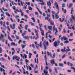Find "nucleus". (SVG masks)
Segmentation results:
<instances>
[{"label":"nucleus","instance_id":"obj_14","mask_svg":"<svg viewBox=\"0 0 75 75\" xmlns=\"http://www.w3.org/2000/svg\"><path fill=\"white\" fill-rule=\"evenodd\" d=\"M29 38V36H25L23 37V38H24V39H25V40H27V39H28Z\"/></svg>","mask_w":75,"mask_h":75},{"label":"nucleus","instance_id":"obj_35","mask_svg":"<svg viewBox=\"0 0 75 75\" xmlns=\"http://www.w3.org/2000/svg\"><path fill=\"white\" fill-rule=\"evenodd\" d=\"M3 26H4V27L5 28H7V26H6V25H5V22H4Z\"/></svg>","mask_w":75,"mask_h":75},{"label":"nucleus","instance_id":"obj_46","mask_svg":"<svg viewBox=\"0 0 75 75\" xmlns=\"http://www.w3.org/2000/svg\"><path fill=\"white\" fill-rule=\"evenodd\" d=\"M65 52H68V51H70V49H66L65 50Z\"/></svg>","mask_w":75,"mask_h":75},{"label":"nucleus","instance_id":"obj_32","mask_svg":"<svg viewBox=\"0 0 75 75\" xmlns=\"http://www.w3.org/2000/svg\"><path fill=\"white\" fill-rule=\"evenodd\" d=\"M38 13L37 12H35V15H37V17H38Z\"/></svg>","mask_w":75,"mask_h":75},{"label":"nucleus","instance_id":"obj_45","mask_svg":"<svg viewBox=\"0 0 75 75\" xmlns=\"http://www.w3.org/2000/svg\"><path fill=\"white\" fill-rule=\"evenodd\" d=\"M69 43V41H68L66 40L64 42V44H67V43Z\"/></svg>","mask_w":75,"mask_h":75},{"label":"nucleus","instance_id":"obj_50","mask_svg":"<svg viewBox=\"0 0 75 75\" xmlns=\"http://www.w3.org/2000/svg\"><path fill=\"white\" fill-rule=\"evenodd\" d=\"M31 19L32 20H33V22H35V19H34V18H32Z\"/></svg>","mask_w":75,"mask_h":75},{"label":"nucleus","instance_id":"obj_60","mask_svg":"<svg viewBox=\"0 0 75 75\" xmlns=\"http://www.w3.org/2000/svg\"><path fill=\"white\" fill-rule=\"evenodd\" d=\"M44 27L45 28L46 30H47V25H44Z\"/></svg>","mask_w":75,"mask_h":75},{"label":"nucleus","instance_id":"obj_39","mask_svg":"<svg viewBox=\"0 0 75 75\" xmlns=\"http://www.w3.org/2000/svg\"><path fill=\"white\" fill-rule=\"evenodd\" d=\"M11 37L13 39H14L15 38V37H14V35H12L11 36Z\"/></svg>","mask_w":75,"mask_h":75},{"label":"nucleus","instance_id":"obj_1","mask_svg":"<svg viewBox=\"0 0 75 75\" xmlns=\"http://www.w3.org/2000/svg\"><path fill=\"white\" fill-rule=\"evenodd\" d=\"M43 44L45 47V50H47V46H49V44H48V42L47 41H44Z\"/></svg>","mask_w":75,"mask_h":75},{"label":"nucleus","instance_id":"obj_26","mask_svg":"<svg viewBox=\"0 0 75 75\" xmlns=\"http://www.w3.org/2000/svg\"><path fill=\"white\" fill-rule=\"evenodd\" d=\"M57 67H54V71L56 72V73L57 74H58V71H57Z\"/></svg>","mask_w":75,"mask_h":75},{"label":"nucleus","instance_id":"obj_61","mask_svg":"<svg viewBox=\"0 0 75 75\" xmlns=\"http://www.w3.org/2000/svg\"><path fill=\"white\" fill-rule=\"evenodd\" d=\"M52 13L53 14H55V12L54 11H52Z\"/></svg>","mask_w":75,"mask_h":75},{"label":"nucleus","instance_id":"obj_64","mask_svg":"<svg viewBox=\"0 0 75 75\" xmlns=\"http://www.w3.org/2000/svg\"><path fill=\"white\" fill-rule=\"evenodd\" d=\"M15 18H18V17H19V16H15Z\"/></svg>","mask_w":75,"mask_h":75},{"label":"nucleus","instance_id":"obj_34","mask_svg":"<svg viewBox=\"0 0 75 75\" xmlns=\"http://www.w3.org/2000/svg\"><path fill=\"white\" fill-rule=\"evenodd\" d=\"M63 11H64V13H67V10H66V9L64 10V8H63Z\"/></svg>","mask_w":75,"mask_h":75},{"label":"nucleus","instance_id":"obj_15","mask_svg":"<svg viewBox=\"0 0 75 75\" xmlns=\"http://www.w3.org/2000/svg\"><path fill=\"white\" fill-rule=\"evenodd\" d=\"M4 38V35L2 34H1V35L0 36V39H1L2 38Z\"/></svg>","mask_w":75,"mask_h":75},{"label":"nucleus","instance_id":"obj_23","mask_svg":"<svg viewBox=\"0 0 75 75\" xmlns=\"http://www.w3.org/2000/svg\"><path fill=\"white\" fill-rule=\"evenodd\" d=\"M57 33H58V30H57V28H56V32H55V35H57L58 34H57Z\"/></svg>","mask_w":75,"mask_h":75},{"label":"nucleus","instance_id":"obj_2","mask_svg":"<svg viewBox=\"0 0 75 75\" xmlns=\"http://www.w3.org/2000/svg\"><path fill=\"white\" fill-rule=\"evenodd\" d=\"M40 30L41 31V33L42 35L43 36L44 35V30L41 28V27L40 28Z\"/></svg>","mask_w":75,"mask_h":75},{"label":"nucleus","instance_id":"obj_22","mask_svg":"<svg viewBox=\"0 0 75 75\" xmlns=\"http://www.w3.org/2000/svg\"><path fill=\"white\" fill-rule=\"evenodd\" d=\"M2 9L3 10H4V11H8V10H7V9H6L4 7H3Z\"/></svg>","mask_w":75,"mask_h":75},{"label":"nucleus","instance_id":"obj_44","mask_svg":"<svg viewBox=\"0 0 75 75\" xmlns=\"http://www.w3.org/2000/svg\"><path fill=\"white\" fill-rule=\"evenodd\" d=\"M0 40H1L2 42H4V39H3V38H2L1 39H0Z\"/></svg>","mask_w":75,"mask_h":75},{"label":"nucleus","instance_id":"obj_56","mask_svg":"<svg viewBox=\"0 0 75 75\" xmlns=\"http://www.w3.org/2000/svg\"><path fill=\"white\" fill-rule=\"evenodd\" d=\"M69 20L71 23H72V21H73L72 19L70 18L69 19Z\"/></svg>","mask_w":75,"mask_h":75},{"label":"nucleus","instance_id":"obj_31","mask_svg":"<svg viewBox=\"0 0 75 75\" xmlns=\"http://www.w3.org/2000/svg\"><path fill=\"white\" fill-rule=\"evenodd\" d=\"M6 14L7 16H8V17H10V15L9 13H7V12H6Z\"/></svg>","mask_w":75,"mask_h":75},{"label":"nucleus","instance_id":"obj_62","mask_svg":"<svg viewBox=\"0 0 75 75\" xmlns=\"http://www.w3.org/2000/svg\"><path fill=\"white\" fill-rule=\"evenodd\" d=\"M26 12L28 14H29V10H27L26 11Z\"/></svg>","mask_w":75,"mask_h":75},{"label":"nucleus","instance_id":"obj_40","mask_svg":"<svg viewBox=\"0 0 75 75\" xmlns=\"http://www.w3.org/2000/svg\"><path fill=\"white\" fill-rule=\"evenodd\" d=\"M15 36H16V39H18H18H19V37L18 36H17L16 35H15Z\"/></svg>","mask_w":75,"mask_h":75},{"label":"nucleus","instance_id":"obj_21","mask_svg":"<svg viewBox=\"0 0 75 75\" xmlns=\"http://www.w3.org/2000/svg\"><path fill=\"white\" fill-rule=\"evenodd\" d=\"M71 18L74 21V22H75V16H74L73 15H71Z\"/></svg>","mask_w":75,"mask_h":75},{"label":"nucleus","instance_id":"obj_9","mask_svg":"<svg viewBox=\"0 0 75 75\" xmlns=\"http://www.w3.org/2000/svg\"><path fill=\"white\" fill-rule=\"evenodd\" d=\"M61 40H62L63 39H64V40H67V37L65 36H63V37L61 38Z\"/></svg>","mask_w":75,"mask_h":75},{"label":"nucleus","instance_id":"obj_3","mask_svg":"<svg viewBox=\"0 0 75 75\" xmlns=\"http://www.w3.org/2000/svg\"><path fill=\"white\" fill-rule=\"evenodd\" d=\"M55 6H56L57 9H58L59 10V11L58 12V13H59L60 10L59 8V7H58V5H57V2H55Z\"/></svg>","mask_w":75,"mask_h":75},{"label":"nucleus","instance_id":"obj_10","mask_svg":"<svg viewBox=\"0 0 75 75\" xmlns=\"http://www.w3.org/2000/svg\"><path fill=\"white\" fill-rule=\"evenodd\" d=\"M35 30L36 35V36H38V31L35 29Z\"/></svg>","mask_w":75,"mask_h":75},{"label":"nucleus","instance_id":"obj_63","mask_svg":"<svg viewBox=\"0 0 75 75\" xmlns=\"http://www.w3.org/2000/svg\"><path fill=\"white\" fill-rule=\"evenodd\" d=\"M0 71L1 72H2V71H3V68L2 67H0Z\"/></svg>","mask_w":75,"mask_h":75},{"label":"nucleus","instance_id":"obj_42","mask_svg":"<svg viewBox=\"0 0 75 75\" xmlns=\"http://www.w3.org/2000/svg\"><path fill=\"white\" fill-rule=\"evenodd\" d=\"M66 33V30H65V28H64V32H62V33H63V34H64V33Z\"/></svg>","mask_w":75,"mask_h":75},{"label":"nucleus","instance_id":"obj_19","mask_svg":"<svg viewBox=\"0 0 75 75\" xmlns=\"http://www.w3.org/2000/svg\"><path fill=\"white\" fill-rule=\"evenodd\" d=\"M43 71L44 72V74H45V75H46V74H47V73L48 72V71H47V70L45 69H44Z\"/></svg>","mask_w":75,"mask_h":75},{"label":"nucleus","instance_id":"obj_8","mask_svg":"<svg viewBox=\"0 0 75 75\" xmlns=\"http://www.w3.org/2000/svg\"><path fill=\"white\" fill-rule=\"evenodd\" d=\"M50 62L52 66L54 65V64H55V62L54 61V59L51 60Z\"/></svg>","mask_w":75,"mask_h":75},{"label":"nucleus","instance_id":"obj_53","mask_svg":"<svg viewBox=\"0 0 75 75\" xmlns=\"http://www.w3.org/2000/svg\"><path fill=\"white\" fill-rule=\"evenodd\" d=\"M71 69H74V72H75V68L74 67H72L71 68Z\"/></svg>","mask_w":75,"mask_h":75},{"label":"nucleus","instance_id":"obj_43","mask_svg":"<svg viewBox=\"0 0 75 75\" xmlns=\"http://www.w3.org/2000/svg\"><path fill=\"white\" fill-rule=\"evenodd\" d=\"M26 4H27V5H28V6H30V3L29 2H26Z\"/></svg>","mask_w":75,"mask_h":75},{"label":"nucleus","instance_id":"obj_38","mask_svg":"<svg viewBox=\"0 0 75 75\" xmlns=\"http://www.w3.org/2000/svg\"><path fill=\"white\" fill-rule=\"evenodd\" d=\"M63 65H64L63 64L59 63V66H60V67H63Z\"/></svg>","mask_w":75,"mask_h":75},{"label":"nucleus","instance_id":"obj_57","mask_svg":"<svg viewBox=\"0 0 75 75\" xmlns=\"http://www.w3.org/2000/svg\"><path fill=\"white\" fill-rule=\"evenodd\" d=\"M2 48L1 47H0V52L1 53L2 52Z\"/></svg>","mask_w":75,"mask_h":75},{"label":"nucleus","instance_id":"obj_17","mask_svg":"<svg viewBox=\"0 0 75 75\" xmlns=\"http://www.w3.org/2000/svg\"><path fill=\"white\" fill-rule=\"evenodd\" d=\"M47 54L48 55H50L51 57H52V55L51 54V53L50 52L49 53V52L47 51Z\"/></svg>","mask_w":75,"mask_h":75},{"label":"nucleus","instance_id":"obj_18","mask_svg":"<svg viewBox=\"0 0 75 75\" xmlns=\"http://www.w3.org/2000/svg\"><path fill=\"white\" fill-rule=\"evenodd\" d=\"M11 45H14V46H17V44H16L14 42H12L11 43Z\"/></svg>","mask_w":75,"mask_h":75},{"label":"nucleus","instance_id":"obj_16","mask_svg":"<svg viewBox=\"0 0 75 75\" xmlns=\"http://www.w3.org/2000/svg\"><path fill=\"white\" fill-rule=\"evenodd\" d=\"M72 6H73V4H72V3L70 4L69 5V8H71L72 7Z\"/></svg>","mask_w":75,"mask_h":75},{"label":"nucleus","instance_id":"obj_33","mask_svg":"<svg viewBox=\"0 0 75 75\" xmlns=\"http://www.w3.org/2000/svg\"><path fill=\"white\" fill-rule=\"evenodd\" d=\"M55 57V53H54L53 54V56H52V58H54Z\"/></svg>","mask_w":75,"mask_h":75},{"label":"nucleus","instance_id":"obj_41","mask_svg":"<svg viewBox=\"0 0 75 75\" xmlns=\"http://www.w3.org/2000/svg\"><path fill=\"white\" fill-rule=\"evenodd\" d=\"M32 45L33 48H35V45H34V44H33Z\"/></svg>","mask_w":75,"mask_h":75},{"label":"nucleus","instance_id":"obj_48","mask_svg":"<svg viewBox=\"0 0 75 75\" xmlns=\"http://www.w3.org/2000/svg\"><path fill=\"white\" fill-rule=\"evenodd\" d=\"M24 57H25V58H27V55H26V54H24Z\"/></svg>","mask_w":75,"mask_h":75},{"label":"nucleus","instance_id":"obj_55","mask_svg":"<svg viewBox=\"0 0 75 75\" xmlns=\"http://www.w3.org/2000/svg\"><path fill=\"white\" fill-rule=\"evenodd\" d=\"M1 59H2V61H5V59L3 58V57H2L1 58Z\"/></svg>","mask_w":75,"mask_h":75},{"label":"nucleus","instance_id":"obj_37","mask_svg":"<svg viewBox=\"0 0 75 75\" xmlns=\"http://www.w3.org/2000/svg\"><path fill=\"white\" fill-rule=\"evenodd\" d=\"M28 25H26L25 26V29L27 30H28Z\"/></svg>","mask_w":75,"mask_h":75},{"label":"nucleus","instance_id":"obj_4","mask_svg":"<svg viewBox=\"0 0 75 75\" xmlns=\"http://www.w3.org/2000/svg\"><path fill=\"white\" fill-rule=\"evenodd\" d=\"M16 25H15V24L13 23V27H12V25H10V27L11 28H12V29H15L16 28Z\"/></svg>","mask_w":75,"mask_h":75},{"label":"nucleus","instance_id":"obj_58","mask_svg":"<svg viewBox=\"0 0 75 75\" xmlns=\"http://www.w3.org/2000/svg\"><path fill=\"white\" fill-rule=\"evenodd\" d=\"M45 19L46 20H48V17H45Z\"/></svg>","mask_w":75,"mask_h":75},{"label":"nucleus","instance_id":"obj_27","mask_svg":"<svg viewBox=\"0 0 75 75\" xmlns=\"http://www.w3.org/2000/svg\"><path fill=\"white\" fill-rule=\"evenodd\" d=\"M65 19V18H63L62 20H61V18H60L59 19V20L60 21V22H63V21H64V20Z\"/></svg>","mask_w":75,"mask_h":75},{"label":"nucleus","instance_id":"obj_11","mask_svg":"<svg viewBox=\"0 0 75 75\" xmlns=\"http://www.w3.org/2000/svg\"><path fill=\"white\" fill-rule=\"evenodd\" d=\"M8 40H9L10 41H11V42H13V40H12V39H11V38L10 37V36H9V34L8 35Z\"/></svg>","mask_w":75,"mask_h":75},{"label":"nucleus","instance_id":"obj_59","mask_svg":"<svg viewBox=\"0 0 75 75\" xmlns=\"http://www.w3.org/2000/svg\"><path fill=\"white\" fill-rule=\"evenodd\" d=\"M30 66H31V67H33V68H34V64H31L30 65Z\"/></svg>","mask_w":75,"mask_h":75},{"label":"nucleus","instance_id":"obj_36","mask_svg":"<svg viewBox=\"0 0 75 75\" xmlns=\"http://www.w3.org/2000/svg\"><path fill=\"white\" fill-rule=\"evenodd\" d=\"M44 4H45V3L44 2L40 3V4L41 6H43Z\"/></svg>","mask_w":75,"mask_h":75},{"label":"nucleus","instance_id":"obj_52","mask_svg":"<svg viewBox=\"0 0 75 75\" xmlns=\"http://www.w3.org/2000/svg\"><path fill=\"white\" fill-rule=\"evenodd\" d=\"M25 61L26 62H27V63H28L29 62V60H28L26 59H25Z\"/></svg>","mask_w":75,"mask_h":75},{"label":"nucleus","instance_id":"obj_51","mask_svg":"<svg viewBox=\"0 0 75 75\" xmlns=\"http://www.w3.org/2000/svg\"><path fill=\"white\" fill-rule=\"evenodd\" d=\"M13 10H16V7L15 6H13Z\"/></svg>","mask_w":75,"mask_h":75},{"label":"nucleus","instance_id":"obj_7","mask_svg":"<svg viewBox=\"0 0 75 75\" xmlns=\"http://www.w3.org/2000/svg\"><path fill=\"white\" fill-rule=\"evenodd\" d=\"M44 58H45V60L46 61V64L47 66H48V63H47V56L46 55H45L44 56Z\"/></svg>","mask_w":75,"mask_h":75},{"label":"nucleus","instance_id":"obj_20","mask_svg":"<svg viewBox=\"0 0 75 75\" xmlns=\"http://www.w3.org/2000/svg\"><path fill=\"white\" fill-rule=\"evenodd\" d=\"M40 48H42V42L40 41Z\"/></svg>","mask_w":75,"mask_h":75},{"label":"nucleus","instance_id":"obj_12","mask_svg":"<svg viewBox=\"0 0 75 75\" xmlns=\"http://www.w3.org/2000/svg\"><path fill=\"white\" fill-rule=\"evenodd\" d=\"M54 47H57V46H58V44H57V41H55L54 43Z\"/></svg>","mask_w":75,"mask_h":75},{"label":"nucleus","instance_id":"obj_30","mask_svg":"<svg viewBox=\"0 0 75 75\" xmlns=\"http://www.w3.org/2000/svg\"><path fill=\"white\" fill-rule=\"evenodd\" d=\"M71 27H72V28H73V30H75V26H73V25H71Z\"/></svg>","mask_w":75,"mask_h":75},{"label":"nucleus","instance_id":"obj_29","mask_svg":"<svg viewBox=\"0 0 75 75\" xmlns=\"http://www.w3.org/2000/svg\"><path fill=\"white\" fill-rule=\"evenodd\" d=\"M54 31H56V28L57 29V28H55V25H54V26L53 27Z\"/></svg>","mask_w":75,"mask_h":75},{"label":"nucleus","instance_id":"obj_28","mask_svg":"<svg viewBox=\"0 0 75 75\" xmlns=\"http://www.w3.org/2000/svg\"><path fill=\"white\" fill-rule=\"evenodd\" d=\"M28 8H29V10H31V11H32L33 9L30 6H28Z\"/></svg>","mask_w":75,"mask_h":75},{"label":"nucleus","instance_id":"obj_54","mask_svg":"<svg viewBox=\"0 0 75 75\" xmlns=\"http://www.w3.org/2000/svg\"><path fill=\"white\" fill-rule=\"evenodd\" d=\"M15 52V50H14V51L13 52H12V55H13V54H14Z\"/></svg>","mask_w":75,"mask_h":75},{"label":"nucleus","instance_id":"obj_5","mask_svg":"<svg viewBox=\"0 0 75 75\" xmlns=\"http://www.w3.org/2000/svg\"><path fill=\"white\" fill-rule=\"evenodd\" d=\"M19 57L18 56H14L13 57H12V59L13 60H14V59H18V58L19 59Z\"/></svg>","mask_w":75,"mask_h":75},{"label":"nucleus","instance_id":"obj_6","mask_svg":"<svg viewBox=\"0 0 75 75\" xmlns=\"http://www.w3.org/2000/svg\"><path fill=\"white\" fill-rule=\"evenodd\" d=\"M47 4L48 6H49V8L50 9H51V3H50V1H49L47 2Z\"/></svg>","mask_w":75,"mask_h":75},{"label":"nucleus","instance_id":"obj_13","mask_svg":"<svg viewBox=\"0 0 75 75\" xmlns=\"http://www.w3.org/2000/svg\"><path fill=\"white\" fill-rule=\"evenodd\" d=\"M48 28L49 30H51V31H52V26H49L48 27Z\"/></svg>","mask_w":75,"mask_h":75},{"label":"nucleus","instance_id":"obj_49","mask_svg":"<svg viewBox=\"0 0 75 75\" xmlns=\"http://www.w3.org/2000/svg\"><path fill=\"white\" fill-rule=\"evenodd\" d=\"M20 55H21V57H22V58L24 59V55H23V54H21Z\"/></svg>","mask_w":75,"mask_h":75},{"label":"nucleus","instance_id":"obj_25","mask_svg":"<svg viewBox=\"0 0 75 75\" xmlns=\"http://www.w3.org/2000/svg\"><path fill=\"white\" fill-rule=\"evenodd\" d=\"M25 47H26V45H23V44L22 45V49L24 48H25Z\"/></svg>","mask_w":75,"mask_h":75},{"label":"nucleus","instance_id":"obj_47","mask_svg":"<svg viewBox=\"0 0 75 75\" xmlns=\"http://www.w3.org/2000/svg\"><path fill=\"white\" fill-rule=\"evenodd\" d=\"M56 18V19H58V18H59V16H58V15H56V16H55Z\"/></svg>","mask_w":75,"mask_h":75},{"label":"nucleus","instance_id":"obj_24","mask_svg":"<svg viewBox=\"0 0 75 75\" xmlns=\"http://www.w3.org/2000/svg\"><path fill=\"white\" fill-rule=\"evenodd\" d=\"M37 8L38 10V11L40 13V14H42V12H41V11H40V9L38 8V7H37Z\"/></svg>","mask_w":75,"mask_h":75}]
</instances>
